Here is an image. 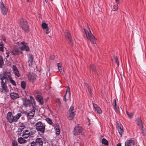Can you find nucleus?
Listing matches in <instances>:
<instances>
[{"instance_id":"1","label":"nucleus","mask_w":146,"mask_h":146,"mask_svg":"<svg viewBox=\"0 0 146 146\" xmlns=\"http://www.w3.org/2000/svg\"><path fill=\"white\" fill-rule=\"evenodd\" d=\"M18 45L19 46V48L14 47L11 51L12 54L15 55L19 54H21L22 51L25 50L27 51L29 50V48L28 47L27 44L24 42H17Z\"/></svg>"},{"instance_id":"2","label":"nucleus","mask_w":146,"mask_h":146,"mask_svg":"<svg viewBox=\"0 0 146 146\" xmlns=\"http://www.w3.org/2000/svg\"><path fill=\"white\" fill-rule=\"evenodd\" d=\"M19 27L25 33H28L29 30V27L26 20L24 19H21L19 21Z\"/></svg>"},{"instance_id":"3","label":"nucleus","mask_w":146,"mask_h":146,"mask_svg":"<svg viewBox=\"0 0 146 146\" xmlns=\"http://www.w3.org/2000/svg\"><path fill=\"white\" fill-rule=\"evenodd\" d=\"M87 28L88 30L84 29L86 37L92 43H94L95 42L96 39L91 33L90 29L88 26Z\"/></svg>"},{"instance_id":"4","label":"nucleus","mask_w":146,"mask_h":146,"mask_svg":"<svg viewBox=\"0 0 146 146\" xmlns=\"http://www.w3.org/2000/svg\"><path fill=\"white\" fill-rule=\"evenodd\" d=\"M36 130L40 132L43 133L44 132L45 125L40 121L37 122L35 125Z\"/></svg>"},{"instance_id":"5","label":"nucleus","mask_w":146,"mask_h":146,"mask_svg":"<svg viewBox=\"0 0 146 146\" xmlns=\"http://www.w3.org/2000/svg\"><path fill=\"white\" fill-rule=\"evenodd\" d=\"M83 130L82 127L78 125L74 128L73 131V134L75 136L78 135L82 132Z\"/></svg>"},{"instance_id":"6","label":"nucleus","mask_w":146,"mask_h":146,"mask_svg":"<svg viewBox=\"0 0 146 146\" xmlns=\"http://www.w3.org/2000/svg\"><path fill=\"white\" fill-rule=\"evenodd\" d=\"M0 9L1 13L3 15H7L8 12L7 7L2 2H0Z\"/></svg>"},{"instance_id":"7","label":"nucleus","mask_w":146,"mask_h":146,"mask_svg":"<svg viewBox=\"0 0 146 146\" xmlns=\"http://www.w3.org/2000/svg\"><path fill=\"white\" fill-rule=\"evenodd\" d=\"M70 89L68 86L66 87V94L64 96L63 100L65 102L69 101L70 99Z\"/></svg>"},{"instance_id":"8","label":"nucleus","mask_w":146,"mask_h":146,"mask_svg":"<svg viewBox=\"0 0 146 146\" xmlns=\"http://www.w3.org/2000/svg\"><path fill=\"white\" fill-rule=\"evenodd\" d=\"M6 83L5 82H3L1 83V88H0V92L1 93H2L3 92L6 93L9 92V90L6 84Z\"/></svg>"},{"instance_id":"9","label":"nucleus","mask_w":146,"mask_h":146,"mask_svg":"<svg viewBox=\"0 0 146 146\" xmlns=\"http://www.w3.org/2000/svg\"><path fill=\"white\" fill-rule=\"evenodd\" d=\"M22 100L23 101V104L25 107H27L33 106V103L29 99L23 98H22Z\"/></svg>"},{"instance_id":"10","label":"nucleus","mask_w":146,"mask_h":146,"mask_svg":"<svg viewBox=\"0 0 146 146\" xmlns=\"http://www.w3.org/2000/svg\"><path fill=\"white\" fill-rule=\"evenodd\" d=\"M8 75H7L5 74H0V80H1V83L7 82V81L8 80Z\"/></svg>"},{"instance_id":"11","label":"nucleus","mask_w":146,"mask_h":146,"mask_svg":"<svg viewBox=\"0 0 146 146\" xmlns=\"http://www.w3.org/2000/svg\"><path fill=\"white\" fill-rule=\"evenodd\" d=\"M7 118L10 123L14 122V116L13 115L12 112H9L7 114Z\"/></svg>"},{"instance_id":"12","label":"nucleus","mask_w":146,"mask_h":146,"mask_svg":"<svg viewBox=\"0 0 146 146\" xmlns=\"http://www.w3.org/2000/svg\"><path fill=\"white\" fill-rule=\"evenodd\" d=\"M134 141L132 139L127 140L125 143V146H133L135 144Z\"/></svg>"},{"instance_id":"13","label":"nucleus","mask_w":146,"mask_h":146,"mask_svg":"<svg viewBox=\"0 0 146 146\" xmlns=\"http://www.w3.org/2000/svg\"><path fill=\"white\" fill-rule=\"evenodd\" d=\"M36 100L37 101L39 102L40 104L43 105L44 104V102L43 98L42 96L39 94H37L36 96Z\"/></svg>"},{"instance_id":"14","label":"nucleus","mask_w":146,"mask_h":146,"mask_svg":"<svg viewBox=\"0 0 146 146\" xmlns=\"http://www.w3.org/2000/svg\"><path fill=\"white\" fill-rule=\"evenodd\" d=\"M10 95L11 99L13 100L18 98L20 97L18 93L15 92H11Z\"/></svg>"},{"instance_id":"15","label":"nucleus","mask_w":146,"mask_h":146,"mask_svg":"<svg viewBox=\"0 0 146 146\" xmlns=\"http://www.w3.org/2000/svg\"><path fill=\"white\" fill-rule=\"evenodd\" d=\"M13 70L15 76H17L18 77H20V74L19 73V72L16 66H13Z\"/></svg>"},{"instance_id":"16","label":"nucleus","mask_w":146,"mask_h":146,"mask_svg":"<svg viewBox=\"0 0 146 146\" xmlns=\"http://www.w3.org/2000/svg\"><path fill=\"white\" fill-rule=\"evenodd\" d=\"M57 65L58 70L62 74H63L64 73V71L62 63H57Z\"/></svg>"},{"instance_id":"17","label":"nucleus","mask_w":146,"mask_h":146,"mask_svg":"<svg viewBox=\"0 0 146 146\" xmlns=\"http://www.w3.org/2000/svg\"><path fill=\"white\" fill-rule=\"evenodd\" d=\"M93 107L95 110L97 112L101 114L102 113V111L100 107H98L97 104H93Z\"/></svg>"},{"instance_id":"18","label":"nucleus","mask_w":146,"mask_h":146,"mask_svg":"<svg viewBox=\"0 0 146 146\" xmlns=\"http://www.w3.org/2000/svg\"><path fill=\"white\" fill-rule=\"evenodd\" d=\"M36 143L38 146H42L43 144V139L41 138H38L35 140Z\"/></svg>"},{"instance_id":"19","label":"nucleus","mask_w":146,"mask_h":146,"mask_svg":"<svg viewBox=\"0 0 146 146\" xmlns=\"http://www.w3.org/2000/svg\"><path fill=\"white\" fill-rule=\"evenodd\" d=\"M65 37L68 38L70 43L72 45L73 43L70 38V34L69 31L67 30H66V31L65 32Z\"/></svg>"},{"instance_id":"20","label":"nucleus","mask_w":146,"mask_h":146,"mask_svg":"<svg viewBox=\"0 0 146 146\" xmlns=\"http://www.w3.org/2000/svg\"><path fill=\"white\" fill-rule=\"evenodd\" d=\"M30 135V133L28 130L24 131L23 133L22 136L25 138H27Z\"/></svg>"},{"instance_id":"21","label":"nucleus","mask_w":146,"mask_h":146,"mask_svg":"<svg viewBox=\"0 0 146 146\" xmlns=\"http://www.w3.org/2000/svg\"><path fill=\"white\" fill-rule=\"evenodd\" d=\"M90 67L91 70H92L93 72H94L96 73L98 75H99L100 73L98 71L96 70L95 66L93 64H91L90 65Z\"/></svg>"},{"instance_id":"22","label":"nucleus","mask_w":146,"mask_h":146,"mask_svg":"<svg viewBox=\"0 0 146 146\" xmlns=\"http://www.w3.org/2000/svg\"><path fill=\"white\" fill-rule=\"evenodd\" d=\"M75 113L69 112L68 116V118L69 120H72L75 116Z\"/></svg>"},{"instance_id":"23","label":"nucleus","mask_w":146,"mask_h":146,"mask_svg":"<svg viewBox=\"0 0 146 146\" xmlns=\"http://www.w3.org/2000/svg\"><path fill=\"white\" fill-rule=\"evenodd\" d=\"M117 129L119 134L121 136L123 132V130L122 126L121 125H118L117 126Z\"/></svg>"},{"instance_id":"24","label":"nucleus","mask_w":146,"mask_h":146,"mask_svg":"<svg viewBox=\"0 0 146 146\" xmlns=\"http://www.w3.org/2000/svg\"><path fill=\"white\" fill-rule=\"evenodd\" d=\"M18 141L19 143L21 144L25 143L27 142V141L26 140L21 137L18 138Z\"/></svg>"},{"instance_id":"25","label":"nucleus","mask_w":146,"mask_h":146,"mask_svg":"<svg viewBox=\"0 0 146 146\" xmlns=\"http://www.w3.org/2000/svg\"><path fill=\"white\" fill-rule=\"evenodd\" d=\"M59 125L57 124H55V133L57 135H59L60 133V130Z\"/></svg>"},{"instance_id":"26","label":"nucleus","mask_w":146,"mask_h":146,"mask_svg":"<svg viewBox=\"0 0 146 146\" xmlns=\"http://www.w3.org/2000/svg\"><path fill=\"white\" fill-rule=\"evenodd\" d=\"M35 113V110L34 109L31 110L27 113V115L29 116L33 117Z\"/></svg>"},{"instance_id":"27","label":"nucleus","mask_w":146,"mask_h":146,"mask_svg":"<svg viewBox=\"0 0 146 146\" xmlns=\"http://www.w3.org/2000/svg\"><path fill=\"white\" fill-rule=\"evenodd\" d=\"M36 78V75L33 73L29 74V78L30 80H35Z\"/></svg>"},{"instance_id":"28","label":"nucleus","mask_w":146,"mask_h":146,"mask_svg":"<svg viewBox=\"0 0 146 146\" xmlns=\"http://www.w3.org/2000/svg\"><path fill=\"white\" fill-rule=\"evenodd\" d=\"M21 116V113H17L15 116H14V122H16Z\"/></svg>"},{"instance_id":"29","label":"nucleus","mask_w":146,"mask_h":146,"mask_svg":"<svg viewBox=\"0 0 146 146\" xmlns=\"http://www.w3.org/2000/svg\"><path fill=\"white\" fill-rule=\"evenodd\" d=\"M33 56L31 54H29V58L28 60V62L32 64L33 62Z\"/></svg>"},{"instance_id":"30","label":"nucleus","mask_w":146,"mask_h":146,"mask_svg":"<svg viewBox=\"0 0 146 146\" xmlns=\"http://www.w3.org/2000/svg\"><path fill=\"white\" fill-rule=\"evenodd\" d=\"M8 78L11 83L14 86H16V84L15 81L13 80L11 75H8Z\"/></svg>"},{"instance_id":"31","label":"nucleus","mask_w":146,"mask_h":146,"mask_svg":"<svg viewBox=\"0 0 146 146\" xmlns=\"http://www.w3.org/2000/svg\"><path fill=\"white\" fill-rule=\"evenodd\" d=\"M137 124L141 127L142 125L141 123V118H137L136 120Z\"/></svg>"},{"instance_id":"32","label":"nucleus","mask_w":146,"mask_h":146,"mask_svg":"<svg viewBox=\"0 0 146 146\" xmlns=\"http://www.w3.org/2000/svg\"><path fill=\"white\" fill-rule=\"evenodd\" d=\"M4 64L3 57L0 55V68H1Z\"/></svg>"},{"instance_id":"33","label":"nucleus","mask_w":146,"mask_h":146,"mask_svg":"<svg viewBox=\"0 0 146 146\" xmlns=\"http://www.w3.org/2000/svg\"><path fill=\"white\" fill-rule=\"evenodd\" d=\"M26 84L25 82L24 81H23L21 82V88L23 89H25L26 87Z\"/></svg>"},{"instance_id":"34","label":"nucleus","mask_w":146,"mask_h":146,"mask_svg":"<svg viewBox=\"0 0 146 146\" xmlns=\"http://www.w3.org/2000/svg\"><path fill=\"white\" fill-rule=\"evenodd\" d=\"M41 26L43 29H46L48 28L47 24L44 23H42V24Z\"/></svg>"},{"instance_id":"35","label":"nucleus","mask_w":146,"mask_h":146,"mask_svg":"<svg viewBox=\"0 0 146 146\" xmlns=\"http://www.w3.org/2000/svg\"><path fill=\"white\" fill-rule=\"evenodd\" d=\"M102 143L105 145H107L108 144V141L105 138H103L102 140Z\"/></svg>"},{"instance_id":"36","label":"nucleus","mask_w":146,"mask_h":146,"mask_svg":"<svg viewBox=\"0 0 146 146\" xmlns=\"http://www.w3.org/2000/svg\"><path fill=\"white\" fill-rule=\"evenodd\" d=\"M4 46L3 43L2 42H0V51L3 52L4 51Z\"/></svg>"},{"instance_id":"37","label":"nucleus","mask_w":146,"mask_h":146,"mask_svg":"<svg viewBox=\"0 0 146 146\" xmlns=\"http://www.w3.org/2000/svg\"><path fill=\"white\" fill-rule=\"evenodd\" d=\"M114 109L116 113L119 112V108L118 106L116 105V106H113Z\"/></svg>"},{"instance_id":"38","label":"nucleus","mask_w":146,"mask_h":146,"mask_svg":"<svg viewBox=\"0 0 146 146\" xmlns=\"http://www.w3.org/2000/svg\"><path fill=\"white\" fill-rule=\"evenodd\" d=\"M118 8L117 5H113L112 8V10L114 11H116Z\"/></svg>"},{"instance_id":"39","label":"nucleus","mask_w":146,"mask_h":146,"mask_svg":"<svg viewBox=\"0 0 146 146\" xmlns=\"http://www.w3.org/2000/svg\"><path fill=\"white\" fill-rule=\"evenodd\" d=\"M75 112L74 107L72 106H71L69 109V112L75 113Z\"/></svg>"},{"instance_id":"40","label":"nucleus","mask_w":146,"mask_h":146,"mask_svg":"<svg viewBox=\"0 0 146 146\" xmlns=\"http://www.w3.org/2000/svg\"><path fill=\"white\" fill-rule=\"evenodd\" d=\"M45 120L50 124H51L52 123V120L49 118H46Z\"/></svg>"},{"instance_id":"41","label":"nucleus","mask_w":146,"mask_h":146,"mask_svg":"<svg viewBox=\"0 0 146 146\" xmlns=\"http://www.w3.org/2000/svg\"><path fill=\"white\" fill-rule=\"evenodd\" d=\"M55 101H56V102L58 103L59 107H60L61 106V104L60 99L58 98H57L55 100Z\"/></svg>"},{"instance_id":"42","label":"nucleus","mask_w":146,"mask_h":146,"mask_svg":"<svg viewBox=\"0 0 146 146\" xmlns=\"http://www.w3.org/2000/svg\"><path fill=\"white\" fill-rule=\"evenodd\" d=\"M21 128H19L18 129V132L20 134L21 133L22 131H23V129L25 127L23 126H20V127Z\"/></svg>"},{"instance_id":"43","label":"nucleus","mask_w":146,"mask_h":146,"mask_svg":"<svg viewBox=\"0 0 146 146\" xmlns=\"http://www.w3.org/2000/svg\"><path fill=\"white\" fill-rule=\"evenodd\" d=\"M30 101H31L32 103H33V102L34 104H35V100L34 99V98L32 96H30Z\"/></svg>"},{"instance_id":"44","label":"nucleus","mask_w":146,"mask_h":146,"mask_svg":"<svg viewBox=\"0 0 146 146\" xmlns=\"http://www.w3.org/2000/svg\"><path fill=\"white\" fill-rule=\"evenodd\" d=\"M31 146H37L35 142L33 141L31 143Z\"/></svg>"},{"instance_id":"45","label":"nucleus","mask_w":146,"mask_h":146,"mask_svg":"<svg viewBox=\"0 0 146 146\" xmlns=\"http://www.w3.org/2000/svg\"><path fill=\"white\" fill-rule=\"evenodd\" d=\"M133 113H130L129 114H128V116L130 118H132L133 117Z\"/></svg>"},{"instance_id":"46","label":"nucleus","mask_w":146,"mask_h":146,"mask_svg":"<svg viewBox=\"0 0 146 146\" xmlns=\"http://www.w3.org/2000/svg\"><path fill=\"white\" fill-rule=\"evenodd\" d=\"M88 91L89 93H90V95H91L92 93V91H91V90L89 86H88Z\"/></svg>"},{"instance_id":"47","label":"nucleus","mask_w":146,"mask_h":146,"mask_svg":"<svg viewBox=\"0 0 146 146\" xmlns=\"http://www.w3.org/2000/svg\"><path fill=\"white\" fill-rule=\"evenodd\" d=\"M15 141L13 143L12 146H17L18 144L17 142Z\"/></svg>"},{"instance_id":"48","label":"nucleus","mask_w":146,"mask_h":146,"mask_svg":"<svg viewBox=\"0 0 146 146\" xmlns=\"http://www.w3.org/2000/svg\"><path fill=\"white\" fill-rule=\"evenodd\" d=\"M113 106H116V105H117V103H116V101L115 99H113Z\"/></svg>"},{"instance_id":"49","label":"nucleus","mask_w":146,"mask_h":146,"mask_svg":"<svg viewBox=\"0 0 146 146\" xmlns=\"http://www.w3.org/2000/svg\"><path fill=\"white\" fill-rule=\"evenodd\" d=\"M1 39L5 42L6 39L5 37L3 35H2L1 36Z\"/></svg>"},{"instance_id":"50","label":"nucleus","mask_w":146,"mask_h":146,"mask_svg":"<svg viewBox=\"0 0 146 146\" xmlns=\"http://www.w3.org/2000/svg\"><path fill=\"white\" fill-rule=\"evenodd\" d=\"M142 133L143 136H145L146 134L145 131V130H143V131H142Z\"/></svg>"},{"instance_id":"51","label":"nucleus","mask_w":146,"mask_h":146,"mask_svg":"<svg viewBox=\"0 0 146 146\" xmlns=\"http://www.w3.org/2000/svg\"><path fill=\"white\" fill-rule=\"evenodd\" d=\"M46 29V34H47L49 33L50 31L49 30V29H48V28Z\"/></svg>"},{"instance_id":"52","label":"nucleus","mask_w":146,"mask_h":146,"mask_svg":"<svg viewBox=\"0 0 146 146\" xmlns=\"http://www.w3.org/2000/svg\"><path fill=\"white\" fill-rule=\"evenodd\" d=\"M55 56H50V60H52L54 59Z\"/></svg>"},{"instance_id":"53","label":"nucleus","mask_w":146,"mask_h":146,"mask_svg":"<svg viewBox=\"0 0 146 146\" xmlns=\"http://www.w3.org/2000/svg\"><path fill=\"white\" fill-rule=\"evenodd\" d=\"M140 127V129H141V130L142 131H143V130H145V129H144V127H143V125H142Z\"/></svg>"},{"instance_id":"54","label":"nucleus","mask_w":146,"mask_h":146,"mask_svg":"<svg viewBox=\"0 0 146 146\" xmlns=\"http://www.w3.org/2000/svg\"><path fill=\"white\" fill-rule=\"evenodd\" d=\"M115 63L117 64H118L119 62L117 61V58L116 57L115 58Z\"/></svg>"},{"instance_id":"55","label":"nucleus","mask_w":146,"mask_h":146,"mask_svg":"<svg viewBox=\"0 0 146 146\" xmlns=\"http://www.w3.org/2000/svg\"><path fill=\"white\" fill-rule=\"evenodd\" d=\"M6 54H7V56H6V57L7 58H8L9 56V52H6Z\"/></svg>"},{"instance_id":"56","label":"nucleus","mask_w":146,"mask_h":146,"mask_svg":"<svg viewBox=\"0 0 146 146\" xmlns=\"http://www.w3.org/2000/svg\"><path fill=\"white\" fill-rule=\"evenodd\" d=\"M115 1L116 3L117 4H119V0H115Z\"/></svg>"},{"instance_id":"57","label":"nucleus","mask_w":146,"mask_h":146,"mask_svg":"<svg viewBox=\"0 0 146 146\" xmlns=\"http://www.w3.org/2000/svg\"><path fill=\"white\" fill-rule=\"evenodd\" d=\"M117 146H121V145L120 143H118L117 144Z\"/></svg>"},{"instance_id":"58","label":"nucleus","mask_w":146,"mask_h":146,"mask_svg":"<svg viewBox=\"0 0 146 146\" xmlns=\"http://www.w3.org/2000/svg\"><path fill=\"white\" fill-rule=\"evenodd\" d=\"M126 113H127V115H128V114H129V113L128 111H126Z\"/></svg>"},{"instance_id":"59","label":"nucleus","mask_w":146,"mask_h":146,"mask_svg":"<svg viewBox=\"0 0 146 146\" xmlns=\"http://www.w3.org/2000/svg\"><path fill=\"white\" fill-rule=\"evenodd\" d=\"M27 1L28 2H29L31 1V0H27Z\"/></svg>"},{"instance_id":"60","label":"nucleus","mask_w":146,"mask_h":146,"mask_svg":"<svg viewBox=\"0 0 146 146\" xmlns=\"http://www.w3.org/2000/svg\"><path fill=\"white\" fill-rule=\"evenodd\" d=\"M60 82V84L61 85V82Z\"/></svg>"},{"instance_id":"61","label":"nucleus","mask_w":146,"mask_h":146,"mask_svg":"<svg viewBox=\"0 0 146 146\" xmlns=\"http://www.w3.org/2000/svg\"><path fill=\"white\" fill-rule=\"evenodd\" d=\"M51 1H53V0H50Z\"/></svg>"}]
</instances>
